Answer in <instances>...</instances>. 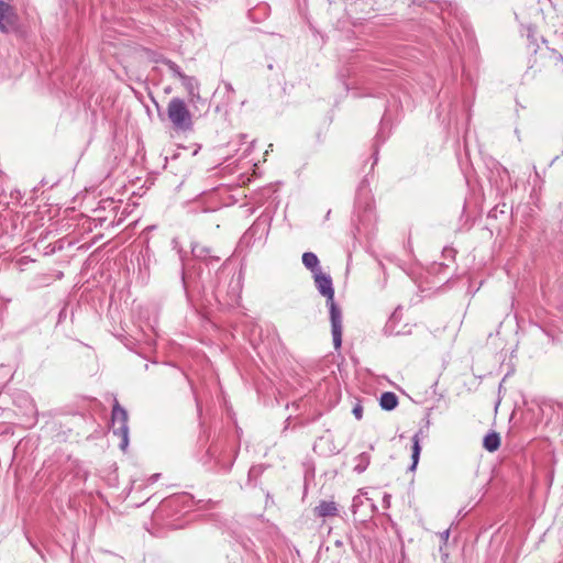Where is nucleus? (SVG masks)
<instances>
[{
	"instance_id": "obj_17",
	"label": "nucleus",
	"mask_w": 563,
	"mask_h": 563,
	"mask_svg": "<svg viewBox=\"0 0 563 563\" xmlns=\"http://www.w3.org/2000/svg\"><path fill=\"white\" fill-rule=\"evenodd\" d=\"M449 536H450V530L449 529H446V530H444L443 532L440 533V537L443 540V542L448 541Z\"/></svg>"
},
{
	"instance_id": "obj_6",
	"label": "nucleus",
	"mask_w": 563,
	"mask_h": 563,
	"mask_svg": "<svg viewBox=\"0 0 563 563\" xmlns=\"http://www.w3.org/2000/svg\"><path fill=\"white\" fill-rule=\"evenodd\" d=\"M191 253H192L194 257L201 260V261H207V260L220 261L219 256H214L212 254L211 247L203 245L201 243H198V242L191 244Z\"/></svg>"
},
{
	"instance_id": "obj_3",
	"label": "nucleus",
	"mask_w": 563,
	"mask_h": 563,
	"mask_svg": "<svg viewBox=\"0 0 563 563\" xmlns=\"http://www.w3.org/2000/svg\"><path fill=\"white\" fill-rule=\"evenodd\" d=\"M19 15L13 5L0 0V32L8 34L19 27Z\"/></svg>"
},
{
	"instance_id": "obj_9",
	"label": "nucleus",
	"mask_w": 563,
	"mask_h": 563,
	"mask_svg": "<svg viewBox=\"0 0 563 563\" xmlns=\"http://www.w3.org/2000/svg\"><path fill=\"white\" fill-rule=\"evenodd\" d=\"M379 406L387 411L394 410L398 406V397L395 393L385 391L379 398Z\"/></svg>"
},
{
	"instance_id": "obj_1",
	"label": "nucleus",
	"mask_w": 563,
	"mask_h": 563,
	"mask_svg": "<svg viewBox=\"0 0 563 563\" xmlns=\"http://www.w3.org/2000/svg\"><path fill=\"white\" fill-rule=\"evenodd\" d=\"M167 117L176 131H189L192 129V117L186 102L175 97L167 106Z\"/></svg>"
},
{
	"instance_id": "obj_4",
	"label": "nucleus",
	"mask_w": 563,
	"mask_h": 563,
	"mask_svg": "<svg viewBox=\"0 0 563 563\" xmlns=\"http://www.w3.org/2000/svg\"><path fill=\"white\" fill-rule=\"evenodd\" d=\"M330 310L331 332L333 345L339 350L342 345V312L335 301L328 302Z\"/></svg>"
},
{
	"instance_id": "obj_16",
	"label": "nucleus",
	"mask_w": 563,
	"mask_h": 563,
	"mask_svg": "<svg viewBox=\"0 0 563 563\" xmlns=\"http://www.w3.org/2000/svg\"><path fill=\"white\" fill-rule=\"evenodd\" d=\"M353 415L355 416V418L357 420H361L362 417H363V407L361 405H356L354 408H353Z\"/></svg>"
},
{
	"instance_id": "obj_7",
	"label": "nucleus",
	"mask_w": 563,
	"mask_h": 563,
	"mask_svg": "<svg viewBox=\"0 0 563 563\" xmlns=\"http://www.w3.org/2000/svg\"><path fill=\"white\" fill-rule=\"evenodd\" d=\"M316 516L325 518V517H335L338 515V507L334 501L322 500L320 504L313 509Z\"/></svg>"
},
{
	"instance_id": "obj_10",
	"label": "nucleus",
	"mask_w": 563,
	"mask_h": 563,
	"mask_svg": "<svg viewBox=\"0 0 563 563\" xmlns=\"http://www.w3.org/2000/svg\"><path fill=\"white\" fill-rule=\"evenodd\" d=\"M302 264L305 267L316 274V272H321L319 265L318 256L312 252H306L302 254Z\"/></svg>"
},
{
	"instance_id": "obj_14",
	"label": "nucleus",
	"mask_w": 563,
	"mask_h": 563,
	"mask_svg": "<svg viewBox=\"0 0 563 563\" xmlns=\"http://www.w3.org/2000/svg\"><path fill=\"white\" fill-rule=\"evenodd\" d=\"M180 81H181L183 86L185 87V89L187 90L188 95L195 96V90L197 89V86H198L195 77L185 75L184 77H181Z\"/></svg>"
},
{
	"instance_id": "obj_18",
	"label": "nucleus",
	"mask_w": 563,
	"mask_h": 563,
	"mask_svg": "<svg viewBox=\"0 0 563 563\" xmlns=\"http://www.w3.org/2000/svg\"><path fill=\"white\" fill-rule=\"evenodd\" d=\"M158 476H159V474H155L152 476V479H157Z\"/></svg>"
},
{
	"instance_id": "obj_5",
	"label": "nucleus",
	"mask_w": 563,
	"mask_h": 563,
	"mask_svg": "<svg viewBox=\"0 0 563 563\" xmlns=\"http://www.w3.org/2000/svg\"><path fill=\"white\" fill-rule=\"evenodd\" d=\"M313 278L317 289L327 298V303L334 301V289L331 276L322 272H316Z\"/></svg>"
},
{
	"instance_id": "obj_19",
	"label": "nucleus",
	"mask_w": 563,
	"mask_h": 563,
	"mask_svg": "<svg viewBox=\"0 0 563 563\" xmlns=\"http://www.w3.org/2000/svg\"><path fill=\"white\" fill-rule=\"evenodd\" d=\"M563 63V56L560 54L558 57Z\"/></svg>"
},
{
	"instance_id": "obj_20",
	"label": "nucleus",
	"mask_w": 563,
	"mask_h": 563,
	"mask_svg": "<svg viewBox=\"0 0 563 563\" xmlns=\"http://www.w3.org/2000/svg\"><path fill=\"white\" fill-rule=\"evenodd\" d=\"M562 154H563V151H562Z\"/></svg>"
},
{
	"instance_id": "obj_13",
	"label": "nucleus",
	"mask_w": 563,
	"mask_h": 563,
	"mask_svg": "<svg viewBox=\"0 0 563 563\" xmlns=\"http://www.w3.org/2000/svg\"><path fill=\"white\" fill-rule=\"evenodd\" d=\"M220 453H221V451L219 450V448L217 445H211L207 452V454L210 456V459H214L216 464L220 465L225 471H229L231 468L232 462H230L228 464L222 463L221 459H220Z\"/></svg>"
},
{
	"instance_id": "obj_12",
	"label": "nucleus",
	"mask_w": 563,
	"mask_h": 563,
	"mask_svg": "<svg viewBox=\"0 0 563 563\" xmlns=\"http://www.w3.org/2000/svg\"><path fill=\"white\" fill-rule=\"evenodd\" d=\"M371 463V455L366 452H363L356 456V465L354 466V471L358 474L363 473Z\"/></svg>"
},
{
	"instance_id": "obj_2",
	"label": "nucleus",
	"mask_w": 563,
	"mask_h": 563,
	"mask_svg": "<svg viewBox=\"0 0 563 563\" xmlns=\"http://www.w3.org/2000/svg\"><path fill=\"white\" fill-rule=\"evenodd\" d=\"M111 421L113 434L121 439L119 448L124 451L129 445L128 412L117 399L113 404Z\"/></svg>"
},
{
	"instance_id": "obj_15",
	"label": "nucleus",
	"mask_w": 563,
	"mask_h": 563,
	"mask_svg": "<svg viewBox=\"0 0 563 563\" xmlns=\"http://www.w3.org/2000/svg\"><path fill=\"white\" fill-rule=\"evenodd\" d=\"M161 62L165 66H167L168 70L173 74V76L178 78L179 80L181 79V77L186 75L181 71L180 67L175 62L167 58H163Z\"/></svg>"
},
{
	"instance_id": "obj_11",
	"label": "nucleus",
	"mask_w": 563,
	"mask_h": 563,
	"mask_svg": "<svg viewBox=\"0 0 563 563\" xmlns=\"http://www.w3.org/2000/svg\"><path fill=\"white\" fill-rule=\"evenodd\" d=\"M420 452H421L420 438H419V434L416 433L412 437V454H411L412 463L409 467L410 471L416 470L418 462H419Z\"/></svg>"
},
{
	"instance_id": "obj_8",
	"label": "nucleus",
	"mask_w": 563,
	"mask_h": 563,
	"mask_svg": "<svg viewBox=\"0 0 563 563\" xmlns=\"http://www.w3.org/2000/svg\"><path fill=\"white\" fill-rule=\"evenodd\" d=\"M483 446L488 452H495L500 446V435L496 431L488 432L483 440Z\"/></svg>"
}]
</instances>
